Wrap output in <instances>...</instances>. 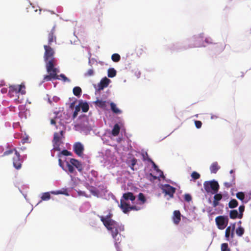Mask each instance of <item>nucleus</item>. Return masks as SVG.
Wrapping results in <instances>:
<instances>
[{
	"instance_id": "1",
	"label": "nucleus",
	"mask_w": 251,
	"mask_h": 251,
	"mask_svg": "<svg viewBox=\"0 0 251 251\" xmlns=\"http://www.w3.org/2000/svg\"><path fill=\"white\" fill-rule=\"evenodd\" d=\"M45 53L44 60L46 62V68L49 75L44 76L43 82L51 81L52 79H58L57 74L59 70L55 66L57 65V60L54 57V51L49 45H44Z\"/></svg>"
},
{
	"instance_id": "2",
	"label": "nucleus",
	"mask_w": 251,
	"mask_h": 251,
	"mask_svg": "<svg viewBox=\"0 0 251 251\" xmlns=\"http://www.w3.org/2000/svg\"><path fill=\"white\" fill-rule=\"evenodd\" d=\"M112 214L109 213L105 217L99 216L101 221L106 228L111 231L112 236L114 240L115 246L117 251H119V246L121 239L120 232L124 230V226L121 224L117 223L111 219Z\"/></svg>"
},
{
	"instance_id": "3",
	"label": "nucleus",
	"mask_w": 251,
	"mask_h": 251,
	"mask_svg": "<svg viewBox=\"0 0 251 251\" xmlns=\"http://www.w3.org/2000/svg\"><path fill=\"white\" fill-rule=\"evenodd\" d=\"M8 95L10 97H15L14 100L18 103H22L19 100V94L25 95L26 93L25 87L24 84L14 85L9 87Z\"/></svg>"
},
{
	"instance_id": "4",
	"label": "nucleus",
	"mask_w": 251,
	"mask_h": 251,
	"mask_svg": "<svg viewBox=\"0 0 251 251\" xmlns=\"http://www.w3.org/2000/svg\"><path fill=\"white\" fill-rule=\"evenodd\" d=\"M203 187L207 193L215 194L219 189V185L215 180L206 181L203 183Z\"/></svg>"
},
{
	"instance_id": "5",
	"label": "nucleus",
	"mask_w": 251,
	"mask_h": 251,
	"mask_svg": "<svg viewBox=\"0 0 251 251\" xmlns=\"http://www.w3.org/2000/svg\"><path fill=\"white\" fill-rule=\"evenodd\" d=\"M14 153V156L13 157V164L14 167L17 169H19L22 166V160L20 159V153L15 149L6 151L3 155H7L10 154Z\"/></svg>"
},
{
	"instance_id": "6",
	"label": "nucleus",
	"mask_w": 251,
	"mask_h": 251,
	"mask_svg": "<svg viewBox=\"0 0 251 251\" xmlns=\"http://www.w3.org/2000/svg\"><path fill=\"white\" fill-rule=\"evenodd\" d=\"M216 225L220 229H224L227 226L228 219L227 217L219 216L215 218Z\"/></svg>"
},
{
	"instance_id": "7",
	"label": "nucleus",
	"mask_w": 251,
	"mask_h": 251,
	"mask_svg": "<svg viewBox=\"0 0 251 251\" xmlns=\"http://www.w3.org/2000/svg\"><path fill=\"white\" fill-rule=\"evenodd\" d=\"M163 193L166 195H168L171 198H173L174 194L176 192V188L169 184H165L162 186Z\"/></svg>"
},
{
	"instance_id": "8",
	"label": "nucleus",
	"mask_w": 251,
	"mask_h": 251,
	"mask_svg": "<svg viewBox=\"0 0 251 251\" xmlns=\"http://www.w3.org/2000/svg\"><path fill=\"white\" fill-rule=\"evenodd\" d=\"M61 140V136L58 133H54L53 135V139L52 140L53 150L57 151H60V141Z\"/></svg>"
},
{
	"instance_id": "9",
	"label": "nucleus",
	"mask_w": 251,
	"mask_h": 251,
	"mask_svg": "<svg viewBox=\"0 0 251 251\" xmlns=\"http://www.w3.org/2000/svg\"><path fill=\"white\" fill-rule=\"evenodd\" d=\"M74 151L79 156H81L84 150L83 145L80 142L75 143L73 146Z\"/></svg>"
},
{
	"instance_id": "10",
	"label": "nucleus",
	"mask_w": 251,
	"mask_h": 251,
	"mask_svg": "<svg viewBox=\"0 0 251 251\" xmlns=\"http://www.w3.org/2000/svg\"><path fill=\"white\" fill-rule=\"evenodd\" d=\"M55 26H54L50 31L48 34V45L50 46L53 42H56V38L55 36Z\"/></svg>"
},
{
	"instance_id": "11",
	"label": "nucleus",
	"mask_w": 251,
	"mask_h": 251,
	"mask_svg": "<svg viewBox=\"0 0 251 251\" xmlns=\"http://www.w3.org/2000/svg\"><path fill=\"white\" fill-rule=\"evenodd\" d=\"M110 80L106 77L102 78L98 85V90L100 91L108 86Z\"/></svg>"
},
{
	"instance_id": "12",
	"label": "nucleus",
	"mask_w": 251,
	"mask_h": 251,
	"mask_svg": "<svg viewBox=\"0 0 251 251\" xmlns=\"http://www.w3.org/2000/svg\"><path fill=\"white\" fill-rule=\"evenodd\" d=\"M70 163L73 166H75L79 172H81L83 170V167L82 164L78 160L72 158L70 159Z\"/></svg>"
},
{
	"instance_id": "13",
	"label": "nucleus",
	"mask_w": 251,
	"mask_h": 251,
	"mask_svg": "<svg viewBox=\"0 0 251 251\" xmlns=\"http://www.w3.org/2000/svg\"><path fill=\"white\" fill-rule=\"evenodd\" d=\"M120 208L123 210V212L125 213H127L129 212V208L130 205L128 203H127L123 200H121L120 201Z\"/></svg>"
},
{
	"instance_id": "14",
	"label": "nucleus",
	"mask_w": 251,
	"mask_h": 251,
	"mask_svg": "<svg viewBox=\"0 0 251 251\" xmlns=\"http://www.w3.org/2000/svg\"><path fill=\"white\" fill-rule=\"evenodd\" d=\"M181 220V214L179 210H175L174 212L173 222L176 224H178Z\"/></svg>"
},
{
	"instance_id": "15",
	"label": "nucleus",
	"mask_w": 251,
	"mask_h": 251,
	"mask_svg": "<svg viewBox=\"0 0 251 251\" xmlns=\"http://www.w3.org/2000/svg\"><path fill=\"white\" fill-rule=\"evenodd\" d=\"M148 161L152 164V167L154 170H155L157 172L159 173V176L161 177H164L163 173L161 171L158 167V166L155 164V163L152 161V160L150 158H148Z\"/></svg>"
},
{
	"instance_id": "16",
	"label": "nucleus",
	"mask_w": 251,
	"mask_h": 251,
	"mask_svg": "<svg viewBox=\"0 0 251 251\" xmlns=\"http://www.w3.org/2000/svg\"><path fill=\"white\" fill-rule=\"evenodd\" d=\"M123 198L126 201L130 200L131 201H134L136 198L132 193L129 192L124 193L123 195Z\"/></svg>"
},
{
	"instance_id": "17",
	"label": "nucleus",
	"mask_w": 251,
	"mask_h": 251,
	"mask_svg": "<svg viewBox=\"0 0 251 251\" xmlns=\"http://www.w3.org/2000/svg\"><path fill=\"white\" fill-rule=\"evenodd\" d=\"M220 168V167L217 162H213L210 166V172L213 174H216Z\"/></svg>"
},
{
	"instance_id": "18",
	"label": "nucleus",
	"mask_w": 251,
	"mask_h": 251,
	"mask_svg": "<svg viewBox=\"0 0 251 251\" xmlns=\"http://www.w3.org/2000/svg\"><path fill=\"white\" fill-rule=\"evenodd\" d=\"M110 107L113 113L118 114L122 113V111L117 107L116 104L114 102H111L110 103Z\"/></svg>"
},
{
	"instance_id": "19",
	"label": "nucleus",
	"mask_w": 251,
	"mask_h": 251,
	"mask_svg": "<svg viewBox=\"0 0 251 251\" xmlns=\"http://www.w3.org/2000/svg\"><path fill=\"white\" fill-rule=\"evenodd\" d=\"M120 127L118 124L114 126L112 130V135L114 136H117L120 132Z\"/></svg>"
},
{
	"instance_id": "20",
	"label": "nucleus",
	"mask_w": 251,
	"mask_h": 251,
	"mask_svg": "<svg viewBox=\"0 0 251 251\" xmlns=\"http://www.w3.org/2000/svg\"><path fill=\"white\" fill-rule=\"evenodd\" d=\"M232 228V224H231L229 226H228L225 232V237L226 238V240L228 241H230V233L231 231V229Z\"/></svg>"
},
{
	"instance_id": "21",
	"label": "nucleus",
	"mask_w": 251,
	"mask_h": 251,
	"mask_svg": "<svg viewBox=\"0 0 251 251\" xmlns=\"http://www.w3.org/2000/svg\"><path fill=\"white\" fill-rule=\"evenodd\" d=\"M235 184V176L234 175L232 176V179L231 181L229 182H225L224 183V186L226 188H230L234 185Z\"/></svg>"
},
{
	"instance_id": "22",
	"label": "nucleus",
	"mask_w": 251,
	"mask_h": 251,
	"mask_svg": "<svg viewBox=\"0 0 251 251\" xmlns=\"http://www.w3.org/2000/svg\"><path fill=\"white\" fill-rule=\"evenodd\" d=\"M229 217L230 219H235L237 218H239V213L237 210H231L229 212Z\"/></svg>"
},
{
	"instance_id": "23",
	"label": "nucleus",
	"mask_w": 251,
	"mask_h": 251,
	"mask_svg": "<svg viewBox=\"0 0 251 251\" xmlns=\"http://www.w3.org/2000/svg\"><path fill=\"white\" fill-rule=\"evenodd\" d=\"M225 48V45L223 44L217 43L215 44L214 49L218 52H221L223 51Z\"/></svg>"
},
{
	"instance_id": "24",
	"label": "nucleus",
	"mask_w": 251,
	"mask_h": 251,
	"mask_svg": "<svg viewBox=\"0 0 251 251\" xmlns=\"http://www.w3.org/2000/svg\"><path fill=\"white\" fill-rule=\"evenodd\" d=\"M79 106L80 108H81L83 112H87L89 110V105L86 102L80 103Z\"/></svg>"
},
{
	"instance_id": "25",
	"label": "nucleus",
	"mask_w": 251,
	"mask_h": 251,
	"mask_svg": "<svg viewBox=\"0 0 251 251\" xmlns=\"http://www.w3.org/2000/svg\"><path fill=\"white\" fill-rule=\"evenodd\" d=\"M238 205V202L235 199H232L228 203V206L230 208L236 207Z\"/></svg>"
},
{
	"instance_id": "26",
	"label": "nucleus",
	"mask_w": 251,
	"mask_h": 251,
	"mask_svg": "<svg viewBox=\"0 0 251 251\" xmlns=\"http://www.w3.org/2000/svg\"><path fill=\"white\" fill-rule=\"evenodd\" d=\"M95 103L97 105L102 108H105L106 106V101L102 100H98L96 101Z\"/></svg>"
},
{
	"instance_id": "27",
	"label": "nucleus",
	"mask_w": 251,
	"mask_h": 251,
	"mask_svg": "<svg viewBox=\"0 0 251 251\" xmlns=\"http://www.w3.org/2000/svg\"><path fill=\"white\" fill-rule=\"evenodd\" d=\"M82 92L81 89L79 87H75L73 89V94L77 97L79 96Z\"/></svg>"
},
{
	"instance_id": "28",
	"label": "nucleus",
	"mask_w": 251,
	"mask_h": 251,
	"mask_svg": "<svg viewBox=\"0 0 251 251\" xmlns=\"http://www.w3.org/2000/svg\"><path fill=\"white\" fill-rule=\"evenodd\" d=\"M244 229L241 226H239L236 229V233L238 236H242L244 233Z\"/></svg>"
},
{
	"instance_id": "29",
	"label": "nucleus",
	"mask_w": 251,
	"mask_h": 251,
	"mask_svg": "<svg viewBox=\"0 0 251 251\" xmlns=\"http://www.w3.org/2000/svg\"><path fill=\"white\" fill-rule=\"evenodd\" d=\"M116 75V71L114 68H110L108 70V76L113 77Z\"/></svg>"
},
{
	"instance_id": "30",
	"label": "nucleus",
	"mask_w": 251,
	"mask_h": 251,
	"mask_svg": "<svg viewBox=\"0 0 251 251\" xmlns=\"http://www.w3.org/2000/svg\"><path fill=\"white\" fill-rule=\"evenodd\" d=\"M89 190L94 196L97 197L99 196V192L96 188L93 186H90Z\"/></svg>"
},
{
	"instance_id": "31",
	"label": "nucleus",
	"mask_w": 251,
	"mask_h": 251,
	"mask_svg": "<svg viewBox=\"0 0 251 251\" xmlns=\"http://www.w3.org/2000/svg\"><path fill=\"white\" fill-rule=\"evenodd\" d=\"M50 199V195L49 192H45L43 193L41 197L42 201H48Z\"/></svg>"
},
{
	"instance_id": "32",
	"label": "nucleus",
	"mask_w": 251,
	"mask_h": 251,
	"mask_svg": "<svg viewBox=\"0 0 251 251\" xmlns=\"http://www.w3.org/2000/svg\"><path fill=\"white\" fill-rule=\"evenodd\" d=\"M121 58L120 55L118 53H114L112 55L111 59L113 61L117 62L120 61Z\"/></svg>"
},
{
	"instance_id": "33",
	"label": "nucleus",
	"mask_w": 251,
	"mask_h": 251,
	"mask_svg": "<svg viewBox=\"0 0 251 251\" xmlns=\"http://www.w3.org/2000/svg\"><path fill=\"white\" fill-rule=\"evenodd\" d=\"M138 199L139 201H141L142 204L145 203L146 201V199L142 193L139 194Z\"/></svg>"
},
{
	"instance_id": "34",
	"label": "nucleus",
	"mask_w": 251,
	"mask_h": 251,
	"mask_svg": "<svg viewBox=\"0 0 251 251\" xmlns=\"http://www.w3.org/2000/svg\"><path fill=\"white\" fill-rule=\"evenodd\" d=\"M245 210V206L241 205L239 207V218L241 219L243 217V212Z\"/></svg>"
},
{
	"instance_id": "35",
	"label": "nucleus",
	"mask_w": 251,
	"mask_h": 251,
	"mask_svg": "<svg viewBox=\"0 0 251 251\" xmlns=\"http://www.w3.org/2000/svg\"><path fill=\"white\" fill-rule=\"evenodd\" d=\"M236 196L238 199L241 201H243L245 198V194L242 192H240L236 193Z\"/></svg>"
},
{
	"instance_id": "36",
	"label": "nucleus",
	"mask_w": 251,
	"mask_h": 251,
	"mask_svg": "<svg viewBox=\"0 0 251 251\" xmlns=\"http://www.w3.org/2000/svg\"><path fill=\"white\" fill-rule=\"evenodd\" d=\"M94 75V71L92 69H89L84 74L85 76L90 77Z\"/></svg>"
},
{
	"instance_id": "37",
	"label": "nucleus",
	"mask_w": 251,
	"mask_h": 251,
	"mask_svg": "<svg viewBox=\"0 0 251 251\" xmlns=\"http://www.w3.org/2000/svg\"><path fill=\"white\" fill-rule=\"evenodd\" d=\"M221 251H230L227 243H223L221 245Z\"/></svg>"
},
{
	"instance_id": "38",
	"label": "nucleus",
	"mask_w": 251,
	"mask_h": 251,
	"mask_svg": "<svg viewBox=\"0 0 251 251\" xmlns=\"http://www.w3.org/2000/svg\"><path fill=\"white\" fill-rule=\"evenodd\" d=\"M57 75L58 76V79H59V77H61L62 79V80L64 82H70V80L67 78L64 74H60L59 75ZM53 80H54L55 79H53Z\"/></svg>"
},
{
	"instance_id": "39",
	"label": "nucleus",
	"mask_w": 251,
	"mask_h": 251,
	"mask_svg": "<svg viewBox=\"0 0 251 251\" xmlns=\"http://www.w3.org/2000/svg\"><path fill=\"white\" fill-rule=\"evenodd\" d=\"M80 111V106L79 105H77L75 108V111L73 113V119H75L76 117L78 114V112Z\"/></svg>"
},
{
	"instance_id": "40",
	"label": "nucleus",
	"mask_w": 251,
	"mask_h": 251,
	"mask_svg": "<svg viewBox=\"0 0 251 251\" xmlns=\"http://www.w3.org/2000/svg\"><path fill=\"white\" fill-rule=\"evenodd\" d=\"M235 228V223L232 224V228L230 233V238L233 239L234 237V231Z\"/></svg>"
},
{
	"instance_id": "41",
	"label": "nucleus",
	"mask_w": 251,
	"mask_h": 251,
	"mask_svg": "<svg viewBox=\"0 0 251 251\" xmlns=\"http://www.w3.org/2000/svg\"><path fill=\"white\" fill-rule=\"evenodd\" d=\"M235 228V223L232 224V228L230 233V238L233 239L234 237V231Z\"/></svg>"
},
{
	"instance_id": "42",
	"label": "nucleus",
	"mask_w": 251,
	"mask_h": 251,
	"mask_svg": "<svg viewBox=\"0 0 251 251\" xmlns=\"http://www.w3.org/2000/svg\"><path fill=\"white\" fill-rule=\"evenodd\" d=\"M222 198L223 196L221 194H217L216 193H215V195L214 196V200L219 201L222 200Z\"/></svg>"
},
{
	"instance_id": "43",
	"label": "nucleus",
	"mask_w": 251,
	"mask_h": 251,
	"mask_svg": "<svg viewBox=\"0 0 251 251\" xmlns=\"http://www.w3.org/2000/svg\"><path fill=\"white\" fill-rule=\"evenodd\" d=\"M191 176L194 179H198L200 177V175L197 172H193L191 174Z\"/></svg>"
},
{
	"instance_id": "44",
	"label": "nucleus",
	"mask_w": 251,
	"mask_h": 251,
	"mask_svg": "<svg viewBox=\"0 0 251 251\" xmlns=\"http://www.w3.org/2000/svg\"><path fill=\"white\" fill-rule=\"evenodd\" d=\"M67 168H68V171H69L70 173H73L74 172V171H75V169H74V166H73L72 164H70L67 163Z\"/></svg>"
},
{
	"instance_id": "45",
	"label": "nucleus",
	"mask_w": 251,
	"mask_h": 251,
	"mask_svg": "<svg viewBox=\"0 0 251 251\" xmlns=\"http://www.w3.org/2000/svg\"><path fill=\"white\" fill-rule=\"evenodd\" d=\"M60 153L65 156H70L72 155V153L66 150H63Z\"/></svg>"
},
{
	"instance_id": "46",
	"label": "nucleus",
	"mask_w": 251,
	"mask_h": 251,
	"mask_svg": "<svg viewBox=\"0 0 251 251\" xmlns=\"http://www.w3.org/2000/svg\"><path fill=\"white\" fill-rule=\"evenodd\" d=\"M195 125L197 128H200L202 126V123L200 121H195Z\"/></svg>"
},
{
	"instance_id": "47",
	"label": "nucleus",
	"mask_w": 251,
	"mask_h": 251,
	"mask_svg": "<svg viewBox=\"0 0 251 251\" xmlns=\"http://www.w3.org/2000/svg\"><path fill=\"white\" fill-rule=\"evenodd\" d=\"M184 199L186 201H190L192 200V197L190 194H186L184 195Z\"/></svg>"
},
{
	"instance_id": "48",
	"label": "nucleus",
	"mask_w": 251,
	"mask_h": 251,
	"mask_svg": "<svg viewBox=\"0 0 251 251\" xmlns=\"http://www.w3.org/2000/svg\"><path fill=\"white\" fill-rule=\"evenodd\" d=\"M140 209H141L140 208L136 206H130L129 211L130 210H134L138 211V210H139Z\"/></svg>"
},
{
	"instance_id": "49",
	"label": "nucleus",
	"mask_w": 251,
	"mask_h": 251,
	"mask_svg": "<svg viewBox=\"0 0 251 251\" xmlns=\"http://www.w3.org/2000/svg\"><path fill=\"white\" fill-rule=\"evenodd\" d=\"M137 163V159L135 158H133L131 160V164L132 166H135Z\"/></svg>"
},
{
	"instance_id": "50",
	"label": "nucleus",
	"mask_w": 251,
	"mask_h": 251,
	"mask_svg": "<svg viewBox=\"0 0 251 251\" xmlns=\"http://www.w3.org/2000/svg\"><path fill=\"white\" fill-rule=\"evenodd\" d=\"M219 203L218 201H216L214 200H213V203H212L213 207H216L217 206H218L219 205Z\"/></svg>"
},
{
	"instance_id": "51",
	"label": "nucleus",
	"mask_w": 251,
	"mask_h": 251,
	"mask_svg": "<svg viewBox=\"0 0 251 251\" xmlns=\"http://www.w3.org/2000/svg\"><path fill=\"white\" fill-rule=\"evenodd\" d=\"M143 160H148V158H150L147 152H146L145 154H143Z\"/></svg>"
},
{
	"instance_id": "52",
	"label": "nucleus",
	"mask_w": 251,
	"mask_h": 251,
	"mask_svg": "<svg viewBox=\"0 0 251 251\" xmlns=\"http://www.w3.org/2000/svg\"><path fill=\"white\" fill-rule=\"evenodd\" d=\"M203 37L201 36V35H200L199 36L196 38V40L197 41H201L203 40Z\"/></svg>"
},
{
	"instance_id": "53",
	"label": "nucleus",
	"mask_w": 251,
	"mask_h": 251,
	"mask_svg": "<svg viewBox=\"0 0 251 251\" xmlns=\"http://www.w3.org/2000/svg\"><path fill=\"white\" fill-rule=\"evenodd\" d=\"M56 123L55 120L54 119H51L50 121V124L52 125H55Z\"/></svg>"
},
{
	"instance_id": "54",
	"label": "nucleus",
	"mask_w": 251,
	"mask_h": 251,
	"mask_svg": "<svg viewBox=\"0 0 251 251\" xmlns=\"http://www.w3.org/2000/svg\"><path fill=\"white\" fill-rule=\"evenodd\" d=\"M138 51H140V54L141 55L142 54V52H143V50L141 48L138 49Z\"/></svg>"
},
{
	"instance_id": "55",
	"label": "nucleus",
	"mask_w": 251,
	"mask_h": 251,
	"mask_svg": "<svg viewBox=\"0 0 251 251\" xmlns=\"http://www.w3.org/2000/svg\"><path fill=\"white\" fill-rule=\"evenodd\" d=\"M150 175V176H151L153 177V179H157V177L156 176H153L152 175V174L151 173Z\"/></svg>"
},
{
	"instance_id": "56",
	"label": "nucleus",
	"mask_w": 251,
	"mask_h": 251,
	"mask_svg": "<svg viewBox=\"0 0 251 251\" xmlns=\"http://www.w3.org/2000/svg\"><path fill=\"white\" fill-rule=\"evenodd\" d=\"M58 161H59V165H60V166H61V164H62V160L61 159H59L58 160Z\"/></svg>"
},
{
	"instance_id": "57",
	"label": "nucleus",
	"mask_w": 251,
	"mask_h": 251,
	"mask_svg": "<svg viewBox=\"0 0 251 251\" xmlns=\"http://www.w3.org/2000/svg\"><path fill=\"white\" fill-rule=\"evenodd\" d=\"M134 166H132V165H130V168L132 169V170L134 171Z\"/></svg>"
},
{
	"instance_id": "58",
	"label": "nucleus",
	"mask_w": 251,
	"mask_h": 251,
	"mask_svg": "<svg viewBox=\"0 0 251 251\" xmlns=\"http://www.w3.org/2000/svg\"><path fill=\"white\" fill-rule=\"evenodd\" d=\"M60 135L61 136H63V131L61 130L60 132Z\"/></svg>"
},
{
	"instance_id": "59",
	"label": "nucleus",
	"mask_w": 251,
	"mask_h": 251,
	"mask_svg": "<svg viewBox=\"0 0 251 251\" xmlns=\"http://www.w3.org/2000/svg\"><path fill=\"white\" fill-rule=\"evenodd\" d=\"M24 142H26V141H25V140H28V138H25V139H24Z\"/></svg>"
},
{
	"instance_id": "60",
	"label": "nucleus",
	"mask_w": 251,
	"mask_h": 251,
	"mask_svg": "<svg viewBox=\"0 0 251 251\" xmlns=\"http://www.w3.org/2000/svg\"><path fill=\"white\" fill-rule=\"evenodd\" d=\"M242 223V222L241 221H239L238 224L240 225Z\"/></svg>"
},
{
	"instance_id": "61",
	"label": "nucleus",
	"mask_w": 251,
	"mask_h": 251,
	"mask_svg": "<svg viewBox=\"0 0 251 251\" xmlns=\"http://www.w3.org/2000/svg\"><path fill=\"white\" fill-rule=\"evenodd\" d=\"M232 173H233V170H231V171H230V174H232Z\"/></svg>"
},
{
	"instance_id": "62",
	"label": "nucleus",
	"mask_w": 251,
	"mask_h": 251,
	"mask_svg": "<svg viewBox=\"0 0 251 251\" xmlns=\"http://www.w3.org/2000/svg\"><path fill=\"white\" fill-rule=\"evenodd\" d=\"M205 42H208V41H207V39H205Z\"/></svg>"
},
{
	"instance_id": "63",
	"label": "nucleus",
	"mask_w": 251,
	"mask_h": 251,
	"mask_svg": "<svg viewBox=\"0 0 251 251\" xmlns=\"http://www.w3.org/2000/svg\"><path fill=\"white\" fill-rule=\"evenodd\" d=\"M58 194H62V192H58Z\"/></svg>"
},
{
	"instance_id": "64",
	"label": "nucleus",
	"mask_w": 251,
	"mask_h": 251,
	"mask_svg": "<svg viewBox=\"0 0 251 251\" xmlns=\"http://www.w3.org/2000/svg\"><path fill=\"white\" fill-rule=\"evenodd\" d=\"M201 46H202V45H199L198 46V47H200Z\"/></svg>"
}]
</instances>
